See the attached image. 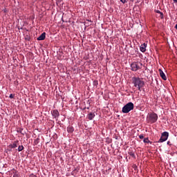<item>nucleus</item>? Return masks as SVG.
I'll use <instances>...</instances> for the list:
<instances>
[{
  "mask_svg": "<svg viewBox=\"0 0 177 177\" xmlns=\"http://www.w3.org/2000/svg\"><path fill=\"white\" fill-rule=\"evenodd\" d=\"M94 84H95V85H97V82L95 81Z\"/></svg>",
  "mask_w": 177,
  "mask_h": 177,
  "instance_id": "5701e85b",
  "label": "nucleus"
},
{
  "mask_svg": "<svg viewBox=\"0 0 177 177\" xmlns=\"http://www.w3.org/2000/svg\"><path fill=\"white\" fill-rule=\"evenodd\" d=\"M132 84L134 85L135 88H138L140 92H142V88L145 86V81H143V78H140L139 77H133L131 79Z\"/></svg>",
  "mask_w": 177,
  "mask_h": 177,
  "instance_id": "f257e3e1",
  "label": "nucleus"
},
{
  "mask_svg": "<svg viewBox=\"0 0 177 177\" xmlns=\"http://www.w3.org/2000/svg\"><path fill=\"white\" fill-rule=\"evenodd\" d=\"M167 145H171V142L168 141Z\"/></svg>",
  "mask_w": 177,
  "mask_h": 177,
  "instance_id": "393cba45",
  "label": "nucleus"
},
{
  "mask_svg": "<svg viewBox=\"0 0 177 177\" xmlns=\"http://www.w3.org/2000/svg\"><path fill=\"white\" fill-rule=\"evenodd\" d=\"M18 143H19V140H16L12 144L10 145L8 147H10V149H16V147H17Z\"/></svg>",
  "mask_w": 177,
  "mask_h": 177,
  "instance_id": "6e6552de",
  "label": "nucleus"
},
{
  "mask_svg": "<svg viewBox=\"0 0 177 177\" xmlns=\"http://www.w3.org/2000/svg\"><path fill=\"white\" fill-rule=\"evenodd\" d=\"M9 97H10V99H13V97H15V95L10 94Z\"/></svg>",
  "mask_w": 177,
  "mask_h": 177,
  "instance_id": "6ab92c4d",
  "label": "nucleus"
},
{
  "mask_svg": "<svg viewBox=\"0 0 177 177\" xmlns=\"http://www.w3.org/2000/svg\"><path fill=\"white\" fill-rule=\"evenodd\" d=\"M175 28H176V30H177V24L175 26Z\"/></svg>",
  "mask_w": 177,
  "mask_h": 177,
  "instance_id": "a878e982",
  "label": "nucleus"
},
{
  "mask_svg": "<svg viewBox=\"0 0 177 177\" xmlns=\"http://www.w3.org/2000/svg\"><path fill=\"white\" fill-rule=\"evenodd\" d=\"M143 142L144 143H150V145L152 143L150 140H149V138H144Z\"/></svg>",
  "mask_w": 177,
  "mask_h": 177,
  "instance_id": "4468645a",
  "label": "nucleus"
},
{
  "mask_svg": "<svg viewBox=\"0 0 177 177\" xmlns=\"http://www.w3.org/2000/svg\"><path fill=\"white\" fill-rule=\"evenodd\" d=\"M29 177H37V176H35L34 174H30Z\"/></svg>",
  "mask_w": 177,
  "mask_h": 177,
  "instance_id": "4be33fe9",
  "label": "nucleus"
},
{
  "mask_svg": "<svg viewBox=\"0 0 177 177\" xmlns=\"http://www.w3.org/2000/svg\"><path fill=\"white\" fill-rule=\"evenodd\" d=\"M169 136V133H168L167 131H164L161 135V137L158 141V143H162V142H165L168 139Z\"/></svg>",
  "mask_w": 177,
  "mask_h": 177,
  "instance_id": "39448f33",
  "label": "nucleus"
},
{
  "mask_svg": "<svg viewBox=\"0 0 177 177\" xmlns=\"http://www.w3.org/2000/svg\"><path fill=\"white\" fill-rule=\"evenodd\" d=\"M46 38V33L43 32L39 37H37V41H44Z\"/></svg>",
  "mask_w": 177,
  "mask_h": 177,
  "instance_id": "1a4fd4ad",
  "label": "nucleus"
},
{
  "mask_svg": "<svg viewBox=\"0 0 177 177\" xmlns=\"http://www.w3.org/2000/svg\"><path fill=\"white\" fill-rule=\"evenodd\" d=\"M39 143V138H36L34 141L35 145H38Z\"/></svg>",
  "mask_w": 177,
  "mask_h": 177,
  "instance_id": "f3484780",
  "label": "nucleus"
},
{
  "mask_svg": "<svg viewBox=\"0 0 177 177\" xmlns=\"http://www.w3.org/2000/svg\"><path fill=\"white\" fill-rule=\"evenodd\" d=\"M175 3H177V0H173Z\"/></svg>",
  "mask_w": 177,
  "mask_h": 177,
  "instance_id": "b1692460",
  "label": "nucleus"
},
{
  "mask_svg": "<svg viewBox=\"0 0 177 177\" xmlns=\"http://www.w3.org/2000/svg\"><path fill=\"white\" fill-rule=\"evenodd\" d=\"M159 73L161 78L164 80V81H167V76L165 75V73L162 71V70L159 69Z\"/></svg>",
  "mask_w": 177,
  "mask_h": 177,
  "instance_id": "0eeeda50",
  "label": "nucleus"
},
{
  "mask_svg": "<svg viewBox=\"0 0 177 177\" xmlns=\"http://www.w3.org/2000/svg\"><path fill=\"white\" fill-rule=\"evenodd\" d=\"M88 120H93V118H95V113H90L88 115Z\"/></svg>",
  "mask_w": 177,
  "mask_h": 177,
  "instance_id": "9b49d317",
  "label": "nucleus"
},
{
  "mask_svg": "<svg viewBox=\"0 0 177 177\" xmlns=\"http://www.w3.org/2000/svg\"><path fill=\"white\" fill-rule=\"evenodd\" d=\"M157 120H158V115H157L156 113H152L149 115V120L151 124H154V122H157Z\"/></svg>",
  "mask_w": 177,
  "mask_h": 177,
  "instance_id": "20e7f679",
  "label": "nucleus"
},
{
  "mask_svg": "<svg viewBox=\"0 0 177 177\" xmlns=\"http://www.w3.org/2000/svg\"><path fill=\"white\" fill-rule=\"evenodd\" d=\"M156 13H158L159 15H160V18L163 19L164 18V14H162V12L158 10H155Z\"/></svg>",
  "mask_w": 177,
  "mask_h": 177,
  "instance_id": "ddd939ff",
  "label": "nucleus"
},
{
  "mask_svg": "<svg viewBox=\"0 0 177 177\" xmlns=\"http://www.w3.org/2000/svg\"><path fill=\"white\" fill-rule=\"evenodd\" d=\"M51 113L53 117H54V118H56V119L59 118V115H60L59 111H57V109H54L53 111H52Z\"/></svg>",
  "mask_w": 177,
  "mask_h": 177,
  "instance_id": "423d86ee",
  "label": "nucleus"
},
{
  "mask_svg": "<svg viewBox=\"0 0 177 177\" xmlns=\"http://www.w3.org/2000/svg\"><path fill=\"white\" fill-rule=\"evenodd\" d=\"M129 156H131V157H132L133 158H135V152L132 151H129Z\"/></svg>",
  "mask_w": 177,
  "mask_h": 177,
  "instance_id": "2eb2a0df",
  "label": "nucleus"
},
{
  "mask_svg": "<svg viewBox=\"0 0 177 177\" xmlns=\"http://www.w3.org/2000/svg\"><path fill=\"white\" fill-rule=\"evenodd\" d=\"M133 103L132 102H129L126 105H124L122 109V113L127 114L129 113L131 110H133Z\"/></svg>",
  "mask_w": 177,
  "mask_h": 177,
  "instance_id": "f03ea898",
  "label": "nucleus"
},
{
  "mask_svg": "<svg viewBox=\"0 0 177 177\" xmlns=\"http://www.w3.org/2000/svg\"><path fill=\"white\" fill-rule=\"evenodd\" d=\"M143 64L140 62H133L131 64V71H138V70H140L142 67Z\"/></svg>",
  "mask_w": 177,
  "mask_h": 177,
  "instance_id": "7ed1b4c3",
  "label": "nucleus"
},
{
  "mask_svg": "<svg viewBox=\"0 0 177 177\" xmlns=\"http://www.w3.org/2000/svg\"><path fill=\"white\" fill-rule=\"evenodd\" d=\"M13 177H19V174L17 173H14Z\"/></svg>",
  "mask_w": 177,
  "mask_h": 177,
  "instance_id": "412c9836",
  "label": "nucleus"
},
{
  "mask_svg": "<svg viewBox=\"0 0 177 177\" xmlns=\"http://www.w3.org/2000/svg\"><path fill=\"white\" fill-rule=\"evenodd\" d=\"M67 131L69 133H73V132H74V127H68L67 128Z\"/></svg>",
  "mask_w": 177,
  "mask_h": 177,
  "instance_id": "f8f14e48",
  "label": "nucleus"
},
{
  "mask_svg": "<svg viewBox=\"0 0 177 177\" xmlns=\"http://www.w3.org/2000/svg\"><path fill=\"white\" fill-rule=\"evenodd\" d=\"M120 2H122V3H127V0H120Z\"/></svg>",
  "mask_w": 177,
  "mask_h": 177,
  "instance_id": "aec40b11",
  "label": "nucleus"
},
{
  "mask_svg": "<svg viewBox=\"0 0 177 177\" xmlns=\"http://www.w3.org/2000/svg\"><path fill=\"white\" fill-rule=\"evenodd\" d=\"M139 138H140V139H144L145 138V136H143V134H140L139 136Z\"/></svg>",
  "mask_w": 177,
  "mask_h": 177,
  "instance_id": "a211bd4d",
  "label": "nucleus"
},
{
  "mask_svg": "<svg viewBox=\"0 0 177 177\" xmlns=\"http://www.w3.org/2000/svg\"><path fill=\"white\" fill-rule=\"evenodd\" d=\"M24 149V147L23 145L19 146L18 147V151H23V149Z\"/></svg>",
  "mask_w": 177,
  "mask_h": 177,
  "instance_id": "dca6fc26",
  "label": "nucleus"
},
{
  "mask_svg": "<svg viewBox=\"0 0 177 177\" xmlns=\"http://www.w3.org/2000/svg\"><path fill=\"white\" fill-rule=\"evenodd\" d=\"M147 46V44H146V43H144L143 44H142L140 46V50L141 52H146V46Z\"/></svg>",
  "mask_w": 177,
  "mask_h": 177,
  "instance_id": "9d476101",
  "label": "nucleus"
}]
</instances>
